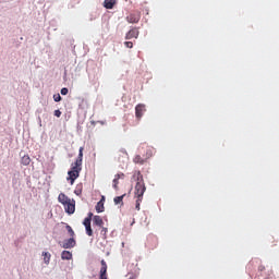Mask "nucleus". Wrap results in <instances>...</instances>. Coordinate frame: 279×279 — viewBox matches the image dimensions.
I'll return each mask as SVG.
<instances>
[{
    "mask_svg": "<svg viewBox=\"0 0 279 279\" xmlns=\"http://www.w3.org/2000/svg\"><path fill=\"white\" fill-rule=\"evenodd\" d=\"M133 182H136L134 187V197H135V210H141V204L143 202V195H145V191L147 187L145 186V180L143 179V174L141 171H134L132 175Z\"/></svg>",
    "mask_w": 279,
    "mask_h": 279,
    "instance_id": "obj_1",
    "label": "nucleus"
},
{
    "mask_svg": "<svg viewBox=\"0 0 279 279\" xmlns=\"http://www.w3.org/2000/svg\"><path fill=\"white\" fill-rule=\"evenodd\" d=\"M82 171V163H77L76 161H74L71 165V170L68 172V181L70 182V184H75V180H77V178H80V173Z\"/></svg>",
    "mask_w": 279,
    "mask_h": 279,
    "instance_id": "obj_2",
    "label": "nucleus"
},
{
    "mask_svg": "<svg viewBox=\"0 0 279 279\" xmlns=\"http://www.w3.org/2000/svg\"><path fill=\"white\" fill-rule=\"evenodd\" d=\"M119 180H125V173L119 172L114 175V179L112 181V187L114 191H119Z\"/></svg>",
    "mask_w": 279,
    "mask_h": 279,
    "instance_id": "obj_3",
    "label": "nucleus"
},
{
    "mask_svg": "<svg viewBox=\"0 0 279 279\" xmlns=\"http://www.w3.org/2000/svg\"><path fill=\"white\" fill-rule=\"evenodd\" d=\"M101 268H100V275L99 279H108V264H106V260L100 262Z\"/></svg>",
    "mask_w": 279,
    "mask_h": 279,
    "instance_id": "obj_4",
    "label": "nucleus"
},
{
    "mask_svg": "<svg viewBox=\"0 0 279 279\" xmlns=\"http://www.w3.org/2000/svg\"><path fill=\"white\" fill-rule=\"evenodd\" d=\"M63 207L68 215H73V213H75V201L71 199L68 204L63 205Z\"/></svg>",
    "mask_w": 279,
    "mask_h": 279,
    "instance_id": "obj_5",
    "label": "nucleus"
},
{
    "mask_svg": "<svg viewBox=\"0 0 279 279\" xmlns=\"http://www.w3.org/2000/svg\"><path fill=\"white\" fill-rule=\"evenodd\" d=\"M147 109L145 108L144 104H138L135 107V117L136 119H142L143 118V113L146 111Z\"/></svg>",
    "mask_w": 279,
    "mask_h": 279,
    "instance_id": "obj_6",
    "label": "nucleus"
},
{
    "mask_svg": "<svg viewBox=\"0 0 279 279\" xmlns=\"http://www.w3.org/2000/svg\"><path fill=\"white\" fill-rule=\"evenodd\" d=\"M76 245L75 238H70L63 241L62 247L63 250H71Z\"/></svg>",
    "mask_w": 279,
    "mask_h": 279,
    "instance_id": "obj_7",
    "label": "nucleus"
},
{
    "mask_svg": "<svg viewBox=\"0 0 279 279\" xmlns=\"http://www.w3.org/2000/svg\"><path fill=\"white\" fill-rule=\"evenodd\" d=\"M138 28L130 29L125 35V40H132V38H138Z\"/></svg>",
    "mask_w": 279,
    "mask_h": 279,
    "instance_id": "obj_8",
    "label": "nucleus"
},
{
    "mask_svg": "<svg viewBox=\"0 0 279 279\" xmlns=\"http://www.w3.org/2000/svg\"><path fill=\"white\" fill-rule=\"evenodd\" d=\"M128 23H138V21H141V13H131L128 17H126Z\"/></svg>",
    "mask_w": 279,
    "mask_h": 279,
    "instance_id": "obj_9",
    "label": "nucleus"
},
{
    "mask_svg": "<svg viewBox=\"0 0 279 279\" xmlns=\"http://www.w3.org/2000/svg\"><path fill=\"white\" fill-rule=\"evenodd\" d=\"M83 225L85 227L87 236H93V228L90 227V218L84 219Z\"/></svg>",
    "mask_w": 279,
    "mask_h": 279,
    "instance_id": "obj_10",
    "label": "nucleus"
},
{
    "mask_svg": "<svg viewBox=\"0 0 279 279\" xmlns=\"http://www.w3.org/2000/svg\"><path fill=\"white\" fill-rule=\"evenodd\" d=\"M58 201L60 204H62V206H64L65 204L71 202V198H69V196H66V194L60 193L58 196Z\"/></svg>",
    "mask_w": 279,
    "mask_h": 279,
    "instance_id": "obj_11",
    "label": "nucleus"
},
{
    "mask_svg": "<svg viewBox=\"0 0 279 279\" xmlns=\"http://www.w3.org/2000/svg\"><path fill=\"white\" fill-rule=\"evenodd\" d=\"M104 202H106V197L102 196L101 199L96 205V213H104L106 210V207H104Z\"/></svg>",
    "mask_w": 279,
    "mask_h": 279,
    "instance_id": "obj_12",
    "label": "nucleus"
},
{
    "mask_svg": "<svg viewBox=\"0 0 279 279\" xmlns=\"http://www.w3.org/2000/svg\"><path fill=\"white\" fill-rule=\"evenodd\" d=\"M114 5H117V0H105L104 1V8H106V10H112V8H114Z\"/></svg>",
    "mask_w": 279,
    "mask_h": 279,
    "instance_id": "obj_13",
    "label": "nucleus"
},
{
    "mask_svg": "<svg viewBox=\"0 0 279 279\" xmlns=\"http://www.w3.org/2000/svg\"><path fill=\"white\" fill-rule=\"evenodd\" d=\"M93 222H94V226H97L98 228L104 227V219L101 218V216H94Z\"/></svg>",
    "mask_w": 279,
    "mask_h": 279,
    "instance_id": "obj_14",
    "label": "nucleus"
},
{
    "mask_svg": "<svg viewBox=\"0 0 279 279\" xmlns=\"http://www.w3.org/2000/svg\"><path fill=\"white\" fill-rule=\"evenodd\" d=\"M62 260H71L73 258V254L70 251H63L61 253Z\"/></svg>",
    "mask_w": 279,
    "mask_h": 279,
    "instance_id": "obj_15",
    "label": "nucleus"
},
{
    "mask_svg": "<svg viewBox=\"0 0 279 279\" xmlns=\"http://www.w3.org/2000/svg\"><path fill=\"white\" fill-rule=\"evenodd\" d=\"M84 158V147H80L78 156L74 162H77L78 165H82V160Z\"/></svg>",
    "mask_w": 279,
    "mask_h": 279,
    "instance_id": "obj_16",
    "label": "nucleus"
},
{
    "mask_svg": "<svg viewBox=\"0 0 279 279\" xmlns=\"http://www.w3.org/2000/svg\"><path fill=\"white\" fill-rule=\"evenodd\" d=\"M133 162L135 165H145V159H143V157H141V155H136L133 159Z\"/></svg>",
    "mask_w": 279,
    "mask_h": 279,
    "instance_id": "obj_17",
    "label": "nucleus"
},
{
    "mask_svg": "<svg viewBox=\"0 0 279 279\" xmlns=\"http://www.w3.org/2000/svg\"><path fill=\"white\" fill-rule=\"evenodd\" d=\"M21 162H22V165H24V167H27L29 165V162H32L29 155H24L21 159Z\"/></svg>",
    "mask_w": 279,
    "mask_h": 279,
    "instance_id": "obj_18",
    "label": "nucleus"
},
{
    "mask_svg": "<svg viewBox=\"0 0 279 279\" xmlns=\"http://www.w3.org/2000/svg\"><path fill=\"white\" fill-rule=\"evenodd\" d=\"M43 256H44V263L46 265H49L50 260H51V253L49 252H44L43 253Z\"/></svg>",
    "mask_w": 279,
    "mask_h": 279,
    "instance_id": "obj_19",
    "label": "nucleus"
},
{
    "mask_svg": "<svg viewBox=\"0 0 279 279\" xmlns=\"http://www.w3.org/2000/svg\"><path fill=\"white\" fill-rule=\"evenodd\" d=\"M83 189H84V185L82 183L77 184L74 190L75 195H77V196L82 195Z\"/></svg>",
    "mask_w": 279,
    "mask_h": 279,
    "instance_id": "obj_20",
    "label": "nucleus"
},
{
    "mask_svg": "<svg viewBox=\"0 0 279 279\" xmlns=\"http://www.w3.org/2000/svg\"><path fill=\"white\" fill-rule=\"evenodd\" d=\"M125 197V194L121 195V196H117L113 198L114 204L118 206V204L123 205V198Z\"/></svg>",
    "mask_w": 279,
    "mask_h": 279,
    "instance_id": "obj_21",
    "label": "nucleus"
},
{
    "mask_svg": "<svg viewBox=\"0 0 279 279\" xmlns=\"http://www.w3.org/2000/svg\"><path fill=\"white\" fill-rule=\"evenodd\" d=\"M100 234H101L102 239H108V228L100 227Z\"/></svg>",
    "mask_w": 279,
    "mask_h": 279,
    "instance_id": "obj_22",
    "label": "nucleus"
},
{
    "mask_svg": "<svg viewBox=\"0 0 279 279\" xmlns=\"http://www.w3.org/2000/svg\"><path fill=\"white\" fill-rule=\"evenodd\" d=\"M65 229L68 230L69 236H71L72 239H74L75 236V231H73V228L71 226H65Z\"/></svg>",
    "mask_w": 279,
    "mask_h": 279,
    "instance_id": "obj_23",
    "label": "nucleus"
},
{
    "mask_svg": "<svg viewBox=\"0 0 279 279\" xmlns=\"http://www.w3.org/2000/svg\"><path fill=\"white\" fill-rule=\"evenodd\" d=\"M119 156H124V158H128V150H125V148L120 149Z\"/></svg>",
    "mask_w": 279,
    "mask_h": 279,
    "instance_id": "obj_24",
    "label": "nucleus"
},
{
    "mask_svg": "<svg viewBox=\"0 0 279 279\" xmlns=\"http://www.w3.org/2000/svg\"><path fill=\"white\" fill-rule=\"evenodd\" d=\"M124 46L128 48V49H132V47H134V44L132 41H125L124 43Z\"/></svg>",
    "mask_w": 279,
    "mask_h": 279,
    "instance_id": "obj_25",
    "label": "nucleus"
},
{
    "mask_svg": "<svg viewBox=\"0 0 279 279\" xmlns=\"http://www.w3.org/2000/svg\"><path fill=\"white\" fill-rule=\"evenodd\" d=\"M53 99H54V101H62V96H60V94H56V95H53Z\"/></svg>",
    "mask_w": 279,
    "mask_h": 279,
    "instance_id": "obj_26",
    "label": "nucleus"
},
{
    "mask_svg": "<svg viewBox=\"0 0 279 279\" xmlns=\"http://www.w3.org/2000/svg\"><path fill=\"white\" fill-rule=\"evenodd\" d=\"M54 117H58V119H60V117H62V111H60L59 109L54 110Z\"/></svg>",
    "mask_w": 279,
    "mask_h": 279,
    "instance_id": "obj_27",
    "label": "nucleus"
},
{
    "mask_svg": "<svg viewBox=\"0 0 279 279\" xmlns=\"http://www.w3.org/2000/svg\"><path fill=\"white\" fill-rule=\"evenodd\" d=\"M61 95H69V88L63 87V88L61 89Z\"/></svg>",
    "mask_w": 279,
    "mask_h": 279,
    "instance_id": "obj_28",
    "label": "nucleus"
},
{
    "mask_svg": "<svg viewBox=\"0 0 279 279\" xmlns=\"http://www.w3.org/2000/svg\"><path fill=\"white\" fill-rule=\"evenodd\" d=\"M85 219H89V221H93V213H89L88 217H86Z\"/></svg>",
    "mask_w": 279,
    "mask_h": 279,
    "instance_id": "obj_29",
    "label": "nucleus"
},
{
    "mask_svg": "<svg viewBox=\"0 0 279 279\" xmlns=\"http://www.w3.org/2000/svg\"><path fill=\"white\" fill-rule=\"evenodd\" d=\"M264 269H265L264 266H260V267H259V271H263Z\"/></svg>",
    "mask_w": 279,
    "mask_h": 279,
    "instance_id": "obj_30",
    "label": "nucleus"
}]
</instances>
